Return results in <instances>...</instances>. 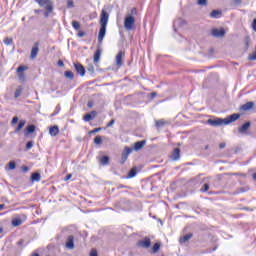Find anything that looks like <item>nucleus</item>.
<instances>
[{"mask_svg":"<svg viewBox=\"0 0 256 256\" xmlns=\"http://www.w3.org/2000/svg\"><path fill=\"white\" fill-rule=\"evenodd\" d=\"M90 256H99V254L97 253V251L95 249H92L90 252Z\"/></svg>","mask_w":256,"mask_h":256,"instance_id":"obj_53","label":"nucleus"},{"mask_svg":"<svg viewBox=\"0 0 256 256\" xmlns=\"http://www.w3.org/2000/svg\"><path fill=\"white\" fill-rule=\"evenodd\" d=\"M4 43H5V45H13V39L6 38V39H4Z\"/></svg>","mask_w":256,"mask_h":256,"instance_id":"obj_45","label":"nucleus"},{"mask_svg":"<svg viewBox=\"0 0 256 256\" xmlns=\"http://www.w3.org/2000/svg\"><path fill=\"white\" fill-rule=\"evenodd\" d=\"M193 238V233L186 234L185 236L180 237V243H187L189 239Z\"/></svg>","mask_w":256,"mask_h":256,"instance_id":"obj_24","label":"nucleus"},{"mask_svg":"<svg viewBox=\"0 0 256 256\" xmlns=\"http://www.w3.org/2000/svg\"><path fill=\"white\" fill-rule=\"evenodd\" d=\"M146 144H147L146 140H141V141L135 142L134 151H141V149H143V147H145Z\"/></svg>","mask_w":256,"mask_h":256,"instance_id":"obj_15","label":"nucleus"},{"mask_svg":"<svg viewBox=\"0 0 256 256\" xmlns=\"http://www.w3.org/2000/svg\"><path fill=\"white\" fill-rule=\"evenodd\" d=\"M255 107V102H247L246 104H243L240 109L242 111H249Z\"/></svg>","mask_w":256,"mask_h":256,"instance_id":"obj_17","label":"nucleus"},{"mask_svg":"<svg viewBox=\"0 0 256 256\" xmlns=\"http://www.w3.org/2000/svg\"><path fill=\"white\" fill-rule=\"evenodd\" d=\"M165 125H167V122L163 119L156 120L155 122V127H157V129H161V127H165Z\"/></svg>","mask_w":256,"mask_h":256,"instance_id":"obj_29","label":"nucleus"},{"mask_svg":"<svg viewBox=\"0 0 256 256\" xmlns=\"http://www.w3.org/2000/svg\"><path fill=\"white\" fill-rule=\"evenodd\" d=\"M103 51L101 50V48H98L95 52H94V63H99V61H101V53Z\"/></svg>","mask_w":256,"mask_h":256,"instance_id":"obj_20","label":"nucleus"},{"mask_svg":"<svg viewBox=\"0 0 256 256\" xmlns=\"http://www.w3.org/2000/svg\"><path fill=\"white\" fill-rule=\"evenodd\" d=\"M94 143L95 145H101V143H103V138L101 136H96L94 138Z\"/></svg>","mask_w":256,"mask_h":256,"instance_id":"obj_37","label":"nucleus"},{"mask_svg":"<svg viewBox=\"0 0 256 256\" xmlns=\"http://www.w3.org/2000/svg\"><path fill=\"white\" fill-rule=\"evenodd\" d=\"M4 235H5V230L3 229V226H0V239H3Z\"/></svg>","mask_w":256,"mask_h":256,"instance_id":"obj_50","label":"nucleus"},{"mask_svg":"<svg viewBox=\"0 0 256 256\" xmlns=\"http://www.w3.org/2000/svg\"><path fill=\"white\" fill-rule=\"evenodd\" d=\"M85 35H86V33L83 32V31H80V32H78V34H77L78 37H85Z\"/></svg>","mask_w":256,"mask_h":256,"instance_id":"obj_56","label":"nucleus"},{"mask_svg":"<svg viewBox=\"0 0 256 256\" xmlns=\"http://www.w3.org/2000/svg\"><path fill=\"white\" fill-rule=\"evenodd\" d=\"M107 33V26H100L98 33V43H103V39H105V35Z\"/></svg>","mask_w":256,"mask_h":256,"instance_id":"obj_11","label":"nucleus"},{"mask_svg":"<svg viewBox=\"0 0 256 256\" xmlns=\"http://www.w3.org/2000/svg\"><path fill=\"white\" fill-rule=\"evenodd\" d=\"M49 133H50L51 137H57V135H59V126L50 127Z\"/></svg>","mask_w":256,"mask_h":256,"instance_id":"obj_21","label":"nucleus"},{"mask_svg":"<svg viewBox=\"0 0 256 256\" xmlns=\"http://www.w3.org/2000/svg\"><path fill=\"white\" fill-rule=\"evenodd\" d=\"M35 125L30 124L26 127L25 131H24V135L27 137V135L31 134V133H35Z\"/></svg>","mask_w":256,"mask_h":256,"instance_id":"obj_23","label":"nucleus"},{"mask_svg":"<svg viewBox=\"0 0 256 256\" xmlns=\"http://www.w3.org/2000/svg\"><path fill=\"white\" fill-rule=\"evenodd\" d=\"M251 127V122L244 123L241 127H239V133H247V130Z\"/></svg>","mask_w":256,"mask_h":256,"instance_id":"obj_22","label":"nucleus"},{"mask_svg":"<svg viewBox=\"0 0 256 256\" xmlns=\"http://www.w3.org/2000/svg\"><path fill=\"white\" fill-rule=\"evenodd\" d=\"M27 123V121L25 120H20L18 123V126L16 127L14 133H19V131H21V129H23V127H25V124Z\"/></svg>","mask_w":256,"mask_h":256,"instance_id":"obj_25","label":"nucleus"},{"mask_svg":"<svg viewBox=\"0 0 256 256\" xmlns=\"http://www.w3.org/2000/svg\"><path fill=\"white\" fill-rule=\"evenodd\" d=\"M117 188H118V189H129L128 186L123 185V184H119Z\"/></svg>","mask_w":256,"mask_h":256,"instance_id":"obj_55","label":"nucleus"},{"mask_svg":"<svg viewBox=\"0 0 256 256\" xmlns=\"http://www.w3.org/2000/svg\"><path fill=\"white\" fill-rule=\"evenodd\" d=\"M59 111H61V105L58 104L55 108L53 115H58Z\"/></svg>","mask_w":256,"mask_h":256,"instance_id":"obj_48","label":"nucleus"},{"mask_svg":"<svg viewBox=\"0 0 256 256\" xmlns=\"http://www.w3.org/2000/svg\"><path fill=\"white\" fill-rule=\"evenodd\" d=\"M101 127H98V128H95V129H93V130H91L90 132H89V134L90 135H93V134H95V133H99V131H101Z\"/></svg>","mask_w":256,"mask_h":256,"instance_id":"obj_46","label":"nucleus"},{"mask_svg":"<svg viewBox=\"0 0 256 256\" xmlns=\"http://www.w3.org/2000/svg\"><path fill=\"white\" fill-rule=\"evenodd\" d=\"M108 23H109V13L103 9L100 14V26L107 27Z\"/></svg>","mask_w":256,"mask_h":256,"instance_id":"obj_4","label":"nucleus"},{"mask_svg":"<svg viewBox=\"0 0 256 256\" xmlns=\"http://www.w3.org/2000/svg\"><path fill=\"white\" fill-rule=\"evenodd\" d=\"M221 15H223V12L221 10H213L210 13V17L212 19H221Z\"/></svg>","mask_w":256,"mask_h":256,"instance_id":"obj_19","label":"nucleus"},{"mask_svg":"<svg viewBox=\"0 0 256 256\" xmlns=\"http://www.w3.org/2000/svg\"><path fill=\"white\" fill-rule=\"evenodd\" d=\"M239 117H241V114H239V113L231 114L230 116H228L227 118L224 119V125H229L230 123H235V121H237V119H239Z\"/></svg>","mask_w":256,"mask_h":256,"instance_id":"obj_6","label":"nucleus"},{"mask_svg":"<svg viewBox=\"0 0 256 256\" xmlns=\"http://www.w3.org/2000/svg\"><path fill=\"white\" fill-rule=\"evenodd\" d=\"M31 181H33V182H39V181H41V174L40 173H38V172H34V173H32L31 174Z\"/></svg>","mask_w":256,"mask_h":256,"instance_id":"obj_26","label":"nucleus"},{"mask_svg":"<svg viewBox=\"0 0 256 256\" xmlns=\"http://www.w3.org/2000/svg\"><path fill=\"white\" fill-rule=\"evenodd\" d=\"M183 25H185V20L181 18L174 20V24H173L174 31H177V27H183Z\"/></svg>","mask_w":256,"mask_h":256,"instance_id":"obj_18","label":"nucleus"},{"mask_svg":"<svg viewBox=\"0 0 256 256\" xmlns=\"http://www.w3.org/2000/svg\"><path fill=\"white\" fill-rule=\"evenodd\" d=\"M116 66L123 67V51H119L116 55Z\"/></svg>","mask_w":256,"mask_h":256,"instance_id":"obj_14","label":"nucleus"},{"mask_svg":"<svg viewBox=\"0 0 256 256\" xmlns=\"http://www.w3.org/2000/svg\"><path fill=\"white\" fill-rule=\"evenodd\" d=\"M46 11L44 12V17L45 19H47V17H49V15H51V13H53V6H48L47 8H45Z\"/></svg>","mask_w":256,"mask_h":256,"instance_id":"obj_32","label":"nucleus"},{"mask_svg":"<svg viewBox=\"0 0 256 256\" xmlns=\"http://www.w3.org/2000/svg\"><path fill=\"white\" fill-rule=\"evenodd\" d=\"M252 178L254 179V181H256V173L252 175Z\"/></svg>","mask_w":256,"mask_h":256,"instance_id":"obj_64","label":"nucleus"},{"mask_svg":"<svg viewBox=\"0 0 256 256\" xmlns=\"http://www.w3.org/2000/svg\"><path fill=\"white\" fill-rule=\"evenodd\" d=\"M159 249H161V244L159 242H156L152 247V253H158Z\"/></svg>","mask_w":256,"mask_h":256,"instance_id":"obj_34","label":"nucleus"},{"mask_svg":"<svg viewBox=\"0 0 256 256\" xmlns=\"http://www.w3.org/2000/svg\"><path fill=\"white\" fill-rule=\"evenodd\" d=\"M22 170L24 171V173H27V171H29V167L23 166V167H22Z\"/></svg>","mask_w":256,"mask_h":256,"instance_id":"obj_59","label":"nucleus"},{"mask_svg":"<svg viewBox=\"0 0 256 256\" xmlns=\"http://www.w3.org/2000/svg\"><path fill=\"white\" fill-rule=\"evenodd\" d=\"M75 7V2L73 0H67V8L73 9Z\"/></svg>","mask_w":256,"mask_h":256,"instance_id":"obj_43","label":"nucleus"},{"mask_svg":"<svg viewBox=\"0 0 256 256\" xmlns=\"http://www.w3.org/2000/svg\"><path fill=\"white\" fill-rule=\"evenodd\" d=\"M211 35H212V37H216L217 39H219L221 37H225V29H223V28H220V29L213 28L211 30Z\"/></svg>","mask_w":256,"mask_h":256,"instance_id":"obj_7","label":"nucleus"},{"mask_svg":"<svg viewBox=\"0 0 256 256\" xmlns=\"http://www.w3.org/2000/svg\"><path fill=\"white\" fill-rule=\"evenodd\" d=\"M64 75L66 79H70V81H73L75 79V74H73L72 71H65Z\"/></svg>","mask_w":256,"mask_h":256,"instance_id":"obj_30","label":"nucleus"},{"mask_svg":"<svg viewBox=\"0 0 256 256\" xmlns=\"http://www.w3.org/2000/svg\"><path fill=\"white\" fill-rule=\"evenodd\" d=\"M23 224V220H21L20 218H14L12 220V225L13 227H19V225Z\"/></svg>","mask_w":256,"mask_h":256,"instance_id":"obj_31","label":"nucleus"},{"mask_svg":"<svg viewBox=\"0 0 256 256\" xmlns=\"http://www.w3.org/2000/svg\"><path fill=\"white\" fill-rule=\"evenodd\" d=\"M5 209V204H0V211H3Z\"/></svg>","mask_w":256,"mask_h":256,"instance_id":"obj_63","label":"nucleus"},{"mask_svg":"<svg viewBox=\"0 0 256 256\" xmlns=\"http://www.w3.org/2000/svg\"><path fill=\"white\" fill-rule=\"evenodd\" d=\"M97 115L96 111H92L91 113H87L84 115L83 120L86 122L93 121L95 119V116Z\"/></svg>","mask_w":256,"mask_h":256,"instance_id":"obj_16","label":"nucleus"},{"mask_svg":"<svg viewBox=\"0 0 256 256\" xmlns=\"http://www.w3.org/2000/svg\"><path fill=\"white\" fill-rule=\"evenodd\" d=\"M57 64H58V67H64L65 66V63H63L62 60H59Z\"/></svg>","mask_w":256,"mask_h":256,"instance_id":"obj_57","label":"nucleus"},{"mask_svg":"<svg viewBox=\"0 0 256 256\" xmlns=\"http://www.w3.org/2000/svg\"><path fill=\"white\" fill-rule=\"evenodd\" d=\"M74 68L76 73L80 76V77H85V66H83L81 63H74Z\"/></svg>","mask_w":256,"mask_h":256,"instance_id":"obj_8","label":"nucleus"},{"mask_svg":"<svg viewBox=\"0 0 256 256\" xmlns=\"http://www.w3.org/2000/svg\"><path fill=\"white\" fill-rule=\"evenodd\" d=\"M87 71L93 75L95 74V66H93V64H89L88 67H87Z\"/></svg>","mask_w":256,"mask_h":256,"instance_id":"obj_38","label":"nucleus"},{"mask_svg":"<svg viewBox=\"0 0 256 256\" xmlns=\"http://www.w3.org/2000/svg\"><path fill=\"white\" fill-rule=\"evenodd\" d=\"M137 175V168H132L129 170L126 179H133Z\"/></svg>","mask_w":256,"mask_h":256,"instance_id":"obj_28","label":"nucleus"},{"mask_svg":"<svg viewBox=\"0 0 256 256\" xmlns=\"http://www.w3.org/2000/svg\"><path fill=\"white\" fill-rule=\"evenodd\" d=\"M198 5H207V0H198Z\"/></svg>","mask_w":256,"mask_h":256,"instance_id":"obj_54","label":"nucleus"},{"mask_svg":"<svg viewBox=\"0 0 256 256\" xmlns=\"http://www.w3.org/2000/svg\"><path fill=\"white\" fill-rule=\"evenodd\" d=\"M242 1L241 0H232L231 2V7H239L241 5Z\"/></svg>","mask_w":256,"mask_h":256,"instance_id":"obj_40","label":"nucleus"},{"mask_svg":"<svg viewBox=\"0 0 256 256\" xmlns=\"http://www.w3.org/2000/svg\"><path fill=\"white\" fill-rule=\"evenodd\" d=\"M11 123H12V125H17V123H19V117L14 116V117L12 118Z\"/></svg>","mask_w":256,"mask_h":256,"instance_id":"obj_47","label":"nucleus"},{"mask_svg":"<svg viewBox=\"0 0 256 256\" xmlns=\"http://www.w3.org/2000/svg\"><path fill=\"white\" fill-rule=\"evenodd\" d=\"M101 165H107L109 163V156L104 155L100 158Z\"/></svg>","mask_w":256,"mask_h":256,"instance_id":"obj_33","label":"nucleus"},{"mask_svg":"<svg viewBox=\"0 0 256 256\" xmlns=\"http://www.w3.org/2000/svg\"><path fill=\"white\" fill-rule=\"evenodd\" d=\"M39 55V42H36L31 50L30 59H35Z\"/></svg>","mask_w":256,"mask_h":256,"instance_id":"obj_13","label":"nucleus"},{"mask_svg":"<svg viewBox=\"0 0 256 256\" xmlns=\"http://www.w3.org/2000/svg\"><path fill=\"white\" fill-rule=\"evenodd\" d=\"M249 41H250L249 37H246L245 40H244L246 49H249Z\"/></svg>","mask_w":256,"mask_h":256,"instance_id":"obj_52","label":"nucleus"},{"mask_svg":"<svg viewBox=\"0 0 256 256\" xmlns=\"http://www.w3.org/2000/svg\"><path fill=\"white\" fill-rule=\"evenodd\" d=\"M41 9H36V10H34V13H36V15H39V13H41Z\"/></svg>","mask_w":256,"mask_h":256,"instance_id":"obj_62","label":"nucleus"},{"mask_svg":"<svg viewBox=\"0 0 256 256\" xmlns=\"http://www.w3.org/2000/svg\"><path fill=\"white\" fill-rule=\"evenodd\" d=\"M133 27H135V17L126 16L124 18V28L126 31H133Z\"/></svg>","mask_w":256,"mask_h":256,"instance_id":"obj_1","label":"nucleus"},{"mask_svg":"<svg viewBox=\"0 0 256 256\" xmlns=\"http://www.w3.org/2000/svg\"><path fill=\"white\" fill-rule=\"evenodd\" d=\"M133 153V148H130L128 146H126L122 152V158H121V165H125V162L127 161V159H129V155Z\"/></svg>","mask_w":256,"mask_h":256,"instance_id":"obj_3","label":"nucleus"},{"mask_svg":"<svg viewBox=\"0 0 256 256\" xmlns=\"http://www.w3.org/2000/svg\"><path fill=\"white\" fill-rule=\"evenodd\" d=\"M115 125V119L110 120V122L106 125L107 128L113 127Z\"/></svg>","mask_w":256,"mask_h":256,"instance_id":"obj_51","label":"nucleus"},{"mask_svg":"<svg viewBox=\"0 0 256 256\" xmlns=\"http://www.w3.org/2000/svg\"><path fill=\"white\" fill-rule=\"evenodd\" d=\"M18 77H19L20 81H25V74L23 72L22 73H18Z\"/></svg>","mask_w":256,"mask_h":256,"instance_id":"obj_49","label":"nucleus"},{"mask_svg":"<svg viewBox=\"0 0 256 256\" xmlns=\"http://www.w3.org/2000/svg\"><path fill=\"white\" fill-rule=\"evenodd\" d=\"M87 107H89V108L93 107V101H89L87 104Z\"/></svg>","mask_w":256,"mask_h":256,"instance_id":"obj_61","label":"nucleus"},{"mask_svg":"<svg viewBox=\"0 0 256 256\" xmlns=\"http://www.w3.org/2000/svg\"><path fill=\"white\" fill-rule=\"evenodd\" d=\"M17 167V164L15 163V161H10L8 163V168L10 169V171H13V169H15Z\"/></svg>","mask_w":256,"mask_h":256,"instance_id":"obj_42","label":"nucleus"},{"mask_svg":"<svg viewBox=\"0 0 256 256\" xmlns=\"http://www.w3.org/2000/svg\"><path fill=\"white\" fill-rule=\"evenodd\" d=\"M72 27L76 30L79 31L81 29V24L78 21H72Z\"/></svg>","mask_w":256,"mask_h":256,"instance_id":"obj_36","label":"nucleus"},{"mask_svg":"<svg viewBox=\"0 0 256 256\" xmlns=\"http://www.w3.org/2000/svg\"><path fill=\"white\" fill-rule=\"evenodd\" d=\"M65 247L66 249H75V237L73 235L67 237Z\"/></svg>","mask_w":256,"mask_h":256,"instance_id":"obj_9","label":"nucleus"},{"mask_svg":"<svg viewBox=\"0 0 256 256\" xmlns=\"http://www.w3.org/2000/svg\"><path fill=\"white\" fill-rule=\"evenodd\" d=\"M71 177H73V174H68V175L65 177L64 181H69V179H71Z\"/></svg>","mask_w":256,"mask_h":256,"instance_id":"obj_58","label":"nucleus"},{"mask_svg":"<svg viewBox=\"0 0 256 256\" xmlns=\"http://www.w3.org/2000/svg\"><path fill=\"white\" fill-rule=\"evenodd\" d=\"M34 145H35V142L33 140L28 141L26 143V151H29Z\"/></svg>","mask_w":256,"mask_h":256,"instance_id":"obj_41","label":"nucleus"},{"mask_svg":"<svg viewBox=\"0 0 256 256\" xmlns=\"http://www.w3.org/2000/svg\"><path fill=\"white\" fill-rule=\"evenodd\" d=\"M225 145H226L225 143H220V144H219V148H220V149H225Z\"/></svg>","mask_w":256,"mask_h":256,"instance_id":"obj_60","label":"nucleus"},{"mask_svg":"<svg viewBox=\"0 0 256 256\" xmlns=\"http://www.w3.org/2000/svg\"><path fill=\"white\" fill-rule=\"evenodd\" d=\"M137 15V8H132L130 13L126 15V17H135Z\"/></svg>","mask_w":256,"mask_h":256,"instance_id":"obj_35","label":"nucleus"},{"mask_svg":"<svg viewBox=\"0 0 256 256\" xmlns=\"http://www.w3.org/2000/svg\"><path fill=\"white\" fill-rule=\"evenodd\" d=\"M170 159L171 161H179L181 159V149L175 148L170 155Z\"/></svg>","mask_w":256,"mask_h":256,"instance_id":"obj_12","label":"nucleus"},{"mask_svg":"<svg viewBox=\"0 0 256 256\" xmlns=\"http://www.w3.org/2000/svg\"><path fill=\"white\" fill-rule=\"evenodd\" d=\"M21 93H23V86H18L14 92V98L19 99V97H21Z\"/></svg>","mask_w":256,"mask_h":256,"instance_id":"obj_27","label":"nucleus"},{"mask_svg":"<svg viewBox=\"0 0 256 256\" xmlns=\"http://www.w3.org/2000/svg\"><path fill=\"white\" fill-rule=\"evenodd\" d=\"M136 245L142 249H149V247H151V239L146 237L142 240H139Z\"/></svg>","mask_w":256,"mask_h":256,"instance_id":"obj_5","label":"nucleus"},{"mask_svg":"<svg viewBox=\"0 0 256 256\" xmlns=\"http://www.w3.org/2000/svg\"><path fill=\"white\" fill-rule=\"evenodd\" d=\"M23 71H27V67L26 66H19L17 68V73H23Z\"/></svg>","mask_w":256,"mask_h":256,"instance_id":"obj_44","label":"nucleus"},{"mask_svg":"<svg viewBox=\"0 0 256 256\" xmlns=\"http://www.w3.org/2000/svg\"><path fill=\"white\" fill-rule=\"evenodd\" d=\"M206 123L208 125H211V127H221L225 125V119L223 118L208 119Z\"/></svg>","mask_w":256,"mask_h":256,"instance_id":"obj_2","label":"nucleus"},{"mask_svg":"<svg viewBox=\"0 0 256 256\" xmlns=\"http://www.w3.org/2000/svg\"><path fill=\"white\" fill-rule=\"evenodd\" d=\"M39 7L47 9V7H53V0H35Z\"/></svg>","mask_w":256,"mask_h":256,"instance_id":"obj_10","label":"nucleus"},{"mask_svg":"<svg viewBox=\"0 0 256 256\" xmlns=\"http://www.w3.org/2000/svg\"><path fill=\"white\" fill-rule=\"evenodd\" d=\"M201 193H207L209 191V184H203L202 188L200 189Z\"/></svg>","mask_w":256,"mask_h":256,"instance_id":"obj_39","label":"nucleus"}]
</instances>
